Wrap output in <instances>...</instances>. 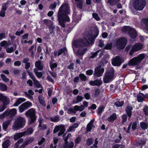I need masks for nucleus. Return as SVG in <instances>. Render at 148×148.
Wrapping results in <instances>:
<instances>
[{
    "label": "nucleus",
    "mask_w": 148,
    "mask_h": 148,
    "mask_svg": "<svg viewBox=\"0 0 148 148\" xmlns=\"http://www.w3.org/2000/svg\"><path fill=\"white\" fill-rule=\"evenodd\" d=\"M18 109L20 113H22L26 110L22 104L19 107Z\"/></svg>",
    "instance_id": "5fc2aeb1"
},
{
    "label": "nucleus",
    "mask_w": 148,
    "mask_h": 148,
    "mask_svg": "<svg viewBox=\"0 0 148 148\" xmlns=\"http://www.w3.org/2000/svg\"><path fill=\"white\" fill-rule=\"evenodd\" d=\"M75 1L77 7L80 9H82L83 3V0H75Z\"/></svg>",
    "instance_id": "5701e85b"
},
{
    "label": "nucleus",
    "mask_w": 148,
    "mask_h": 148,
    "mask_svg": "<svg viewBox=\"0 0 148 148\" xmlns=\"http://www.w3.org/2000/svg\"><path fill=\"white\" fill-rule=\"evenodd\" d=\"M143 47V45L140 43H136L132 46L131 44H129L126 47L125 49V51L126 52H128L130 49H131L129 53L130 56H133L134 53L137 52Z\"/></svg>",
    "instance_id": "f03ea898"
},
{
    "label": "nucleus",
    "mask_w": 148,
    "mask_h": 148,
    "mask_svg": "<svg viewBox=\"0 0 148 148\" xmlns=\"http://www.w3.org/2000/svg\"><path fill=\"white\" fill-rule=\"evenodd\" d=\"M7 86L5 84L2 83H0V90L3 91H6L7 89Z\"/></svg>",
    "instance_id": "473e14b6"
},
{
    "label": "nucleus",
    "mask_w": 148,
    "mask_h": 148,
    "mask_svg": "<svg viewBox=\"0 0 148 148\" xmlns=\"http://www.w3.org/2000/svg\"><path fill=\"white\" fill-rule=\"evenodd\" d=\"M123 60L122 58L117 56L114 58L112 61V65L115 66H120L123 62Z\"/></svg>",
    "instance_id": "9b49d317"
},
{
    "label": "nucleus",
    "mask_w": 148,
    "mask_h": 148,
    "mask_svg": "<svg viewBox=\"0 0 148 148\" xmlns=\"http://www.w3.org/2000/svg\"><path fill=\"white\" fill-rule=\"evenodd\" d=\"M34 82V86L37 88H39L42 87V85L37 80L35 79Z\"/></svg>",
    "instance_id": "603ef678"
},
{
    "label": "nucleus",
    "mask_w": 148,
    "mask_h": 148,
    "mask_svg": "<svg viewBox=\"0 0 148 148\" xmlns=\"http://www.w3.org/2000/svg\"><path fill=\"white\" fill-rule=\"evenodd\" d=\"M67 51V49L66 47H63L62 49H59L58 50V56H59L63 53H64V51Z\"/></svg>",
    "instance_id": "72a5a7b5"
},
{
    "label": "nucleus",
    "mask_w": 148,
    "mask_h": 148,
    "mask_svg": "<svg viewBox=\"0 0 148 148\" xmlns=\"http://www.w3.org/2000/svg\"><path fill=\"white\" fill-rule=\"evenodd\" d=\"M36 112L33 108H31L26 111L25 114L28 119V124L29 125L35 122L36 120Z\"/></svg>",
    "instance_id": "7ed1b4c3"
},
{
    "label": "nucleus",
    "mask_w": 148,
    "mask_h": 148,
    "mask_svg": "<svg viewBox=\"0 0 148 148\" xmlns=\"http://www.w3.org/2000/svg\"><path fill=\"white\" fill-rule=\"evenodd\" d=\"M81 140V138L79 136L77 137L75 140V144H78L79 143Z\"/></svg>",
    "instance_id": "69168bd1"
},
{
    "label": "nucleus",
    "mask_w": 148,
    "mask_h": 148,
    "mask_svg": "<svg viewBox=\"0 0 148 148\" xmlns=\"http://www.w3.org/2000/svg\"><path fill=\"white\" fill-rule=\"evenodd\" d=\"M145 143L146 141L143 140H141L137 143V144H136V145L138 147H142V146L145 145Z\"/></svg>",
    "instance_id": "e433bc0d"
},
{
    "label": "nucleus",
    "mask_w": 148,
    "mask_h": 148,
    "mask_svg": "<svg viewBox=\"0 0 148 148\" xmlns=\"http://www.w3.org/2000/svg\"><path fill=\"white\" fill-rule=\"evenodd\" d=\"M1 77L2 80L5 82H8L9 81V79L3 74H1Z\"/></svg>",
    "instance_id": "8fccbe9b"
},
{
    "label": "nucleus",
    "mask_w": 148,
    "mask_h": 148,
    "mask_svg": "<svg viewBox=\"0 0 148 148\" xmlns=\"http://www.w3.org/2000/svg\"><path fill=\"white\" fill-rule=\"evenodd\" d=\"M144 94L139 92L137 95V100L138 102H142L144 101Z\"/></svg>",
    "instance_id": "6ab92c4d"
},
{
    "label": "nucleus",
    "mask_w": 148,
    "mask_h": 148,
    "mask_svg": "<svg viewBox=\"0 0 148 148\" xmlns=\"http://www.w3.org/2000/svg\"><path fill=\"white\" fill-rule=\"evenodd\" d=\"M79 77L82 81H85L86 79V77L83 73H81L79 75Z\"/></svg>",
    "instance_id": "09e8293b"
},
{
    "label": "nucleus",
    "mask_w": 148,
    "mask_h": 148,
    "mask_svg": "<svg viewBox=\"0 0 148 148\" xmlns=\"http://www.w3.org/2000/svg\"><path fill=\"white\" fill-rule=\"evenodd\" d=\"M49 33L51 35L53 36L55 35V32H54V29H55V26L53 24H52L48 26Z\"/></svg>",
    "instance_id": "412c9836"
},
{
    "label": "nucleus",
    "mask_w": 148,
    "mask_h": 148,
    "mask_svg": "<svg viewBox=\"0 0 148 148\" xmlns=\"http://www.w3.org/2000/svg\"><path fill=\"white\" fill-rule=\"evenodd\" d=\"M26 110L31 107L32 105V103L29 101H27L22 104Z\"/></svg>",
    "instance_id": "c85d7f7f"
},
{
    "label": "nucleus",
    "mask_w": 148,
    "mask_h": 148,
    "mask_svg": "<svg viewBox=\"0 0 148 148\" xmlns=\"http://www.w3.org/2000/svg\"><path fill=\"white\" fill-rule=\"evenodd\" d=\"M23 136V135L21 133H19L15 135L14 137V140H17L22 137Z\"/></svg>",
    "instance_id": "a18cd8bd"
},
{
    "label": "nucleus",
    "mask_w": 148,
    "mask_h": 148,
    "mask_svg": "<svg viewBox=\"0 0 148 148\" xmlns=\"http://www.w3.org/2000/svg\"><path fill=\"white\" fill-rule=\"evenodd\" d=\"M145 57V55L144 53L140 54L137 57H133L128 62V65L129 66L138 65Z\"/></svg>",
    "instance_id": "20e7f679"
},
{
    "label": "nucleus",
    "mask_w": 148,
    "mask_h": 148,
    "mask_svg": "<svg viewBox=\"0 0 148 148\" xmlns=\"http://www.w3.org/2000/svg\"><path fill=\"white\" fill-rule=\"evenodd\" d=\"M104 71L103 68H101V65H99L95 69L93 75L95 78L99 77L101 76Z\"/></svg>",
    "instance_id": "9d476101"
},
{
    "label": "nucleus",
    "mask_w": 148,
    "mask_h": 148,
    "mask_svg": "<svg viewBox=\"0 0 148 148\" xmlns=\"http://www.w3.org/2000/svg\"><path fill=\"white\" fill-rule=\"evenodd\" d=\"M10 122L9 121H6L3 123V124L2 127L3 129L5 131H6L8 127L9 124Z\"/></svg>",
    "instance_id": "c9c22d12"
},
{
    "label": "nucleus",
    "mask_w": 148,
    "mask_h": 148,
    "mask_svg": "<svg viewBox=\"0 0 148 148\" xmlns=\"http://www.w3.org/2000/svg\"><path fill=\"white\" fill-rule=\"evenodd\" d=\"M26 121L25 118L22 117H18L15 120L13 126L14 130H17L24 127L25 125Z\"/></svg>",
    "instance_id": "39448f33"
},
{
    "label": "nucleus",
    "mask_w": 148,
    "mask_h": 148,
    "mask_svg": "<svg viewBox=\"0 0 148 148\" xmlns=\"http://www.w3.org/2000/svg\"><path fill=\"white\" fill-rule=\"evenodd\" d=\"M53 61L51 60L49 63L50 66L51 70L53 71L54 69L56 68L58 66V64L56 63H53Z\"/></svg>",
    "instance_id": "cd10ccee"
},
{
    "label": "nucleus",
    "mask_w": 148,
    "mask_h": 148,
    "mask_svg": "<svg viewBox=\"0 0 148 148\" xmlns=\"http://www.w3.org/2000/svg\"><path fill=\"white\" fill-rule=\"evenodd\" d=\"M124 103V102L123 101H122L121 102L117 101L114 103V104L117 107H121L123 106Z\"/></svg>",
    "instance_id": "f704fd0d"
},
{
    "label": "nucleus",
    "mask_w": 148,
    "mask_h": 148,
    "mask_svg": "<svg viewBox=\"0 0 148 148\" xmlns=\"http://www.w3.org/2000/svg\"><path fill=\"white\" fill-rule=\"evenodd\" d=\"M79 39L78 40H75L73 42V45L75 47H78L81 46V45L80 44Z\"/></svg>",
    "instance_id": "49530a36"
},
{
    "label": "nucleus",
    "mask_w": 148,
    "mask_h": 148,
    "mask_svg": "<svg viewBox=\"0 0 148 148\" xmlns=\"http://www.w3.org/2000/svg\"><path fill=\"white\" fill-rule=\"evenodd\" d=\"M35 67L38 68L39 71H42L43 69V64L41 62L40 60L36 61L35 62Z\"/></svg>",
    "instance_id": "a211bd4d"
},
{
    "label": "nucleus",
    "mask_w": 148,
    "mask_h": 148,
    "mask_svg": "<svg viewBox=\"0 0 148 148\" xmlns=\"http://www.w3.org/2000/svg\"><path fill=\"white\" fill-rule=\"evenodd\" d=\"M127 114H123L121 116V119H122V123L123 124L125 122H126L127 121Z\"/></svg>",
    "instance_id": "37998d69"
},
{
    "label": "nucleus",
    "mask_w": 148,
    "mask_h": 148,
    "mask_svg": "<svg viewBox=\"0 0 148 148\" xmlns=\"http://www.w3.org/2000/svg\"><path fill=\"white\" fill-rule=\"evenodd\" d=\"M69 110L72 113L75 114L76 111H79V106L76 105L74 106V109L70 108L69 109Z\"/></svg>",
    "instance_id": "7c9ffc66"
},
{
    "label": "nucleus",
    "mask_w": 148,
    "mask_h": 148,
    "mask_svg": "<svg viewBox=\"0 0 148 148\" xmlns=\"http://www.w3.org/2000/svg\"><path fill=\"white\" fill-rule=\"evenodd\" d=\"M16 113V110L15 109H11L9 112V114L11 116H15Z\"/></svg>",
    "instance_id": "4c0bfd02"
},
{
    "label": "nucleus",
    "mask_w": 148,
    "mask_h": 148,
    "mask_svg": "<svg viewBox=\"0 0 148 148\" xmlns=\"http://www.w3.org/2000/svg\"><path fill=\"white\" fill-rule=\"evenodd\" d=\"M94 141L93 138H88L86 141V144L87 145L89 146L92 144Z\"/></svg>",
    "instance_id": "ea45409f"
},
{
    "label": "nucleus",
    "mask_w": 148,
    "mask_h": 148,
    "mask_svg": "<svg viewBox=\"0 0 148 148\" xmlns=\"http://www.w3.org/2000/svg\"><path fill=\"white\" fill-rule=\"evenodd\" d=\"M141 23L145 25V29L148 31V17L147 18H144L141 20Z\"/></svg>",
    "instance_id": "4be33fe9"
},
{
    "label": "nucleus",
    "mask_w": 148,
    "mask_h": 148,
    "mask_svg": "<svg viewBox=\"0 0 148 148\" xmlns=\"http://www.w3.org/2000/svg\"><path fill=\"white\" fill-rule=\"evenodd\" d=\"M104 109V108L103 106H101L99 107L97 110V112L98 114H101Z\"/></svg>",
    "instance_id": "680f3d73"
},
{
    "label": "nucleus",
    "mask_w": 148,
    "mask_h": 148,
    "mask_svg": "<svg viewBox=\"0 0 148 148\" xmlns=\"http://www.w3.org/2000/svg\"><path fill=\"white\" fill-rule=\"evenodd\" d=\"M99 51L98 50L95 52L91 53L92 54L91 56L90 57V58H93L96 57L98 53L99 52Z\"/></svg>",
    "instance_id": "052dcab7"
},
{
    "label": "nucleus",
    "mask_w": 148,
    "mask_h": 148,
    "mask_svg": "<svg viewBox=\"0 0 148 148\" xmlns=\"http://www.w3.org/2000/svg\"><path fill=\"white\" fill-rule=\"evenodd\" d=\"M28 92L29 94H28L26 92H24V94L27 96V97H28L29 98H33V97L32 95H33L34 94V92L31 89L28 90Z\"/></svg>",
    "instance_id": "c756f323"
},
{
    "label": "nucleus",
    "mask_w": 148,
    "mask_h": 148,
    "mask_svg": "<svg viewBox=\"0 0 148 148\" xmlns=\"http://www.w3.org/2000/svg\"><path fill=\"white\" fill-rule=\"evenodd\" d=\"M6 51L7 53H10L14 52V49L13 47H11L10 48H6Z\"/></svg>",
    "instance_id": "13d9d810"
},
{
    "label": "nucleus",
    "mask_w": 148,
    "mask_h": 148,
    "mask_svg": "<svg viewBox=\"0 0 148 148\" xmlns=\"http://www.w3.org/2000/svg\"><path fill=\"white\" fill-rule=\"evenodd\" d=\"M143 112L145 115H148V106H145L143 109Z\"/></svg>",
    "instance_id": "e2e57ef3"
},
{
    "label": "nucleus",
    "mask_w": 148,
    "mask_h": 148,
    "mask_svg": "<svg viewBox=\"0 0 148 148\" xmlns=\"http://www.w3.org/2000/svg\"><path fill=\"white\" fill-rule=\"evenodd\" d=\"M101 92V90L99 88H97L95 90V94L94 95L95 97H97L99 95Z\"/></svg>",
    "instance_id": "3c124183"
},
{
    "label": "nucleus",
    "mask_w": 148,
    "mask_h": 148,
    "mask_svg": "<svg viewBox=\"0 0 148 148\" xmlns=\"http://www.w3.org/2000/svg\"><path fill=\"white\" fill-rule=\"evenodd\" d=\"M133 109L132 107L130 105L128 104L126 107L125 108V111L126 113V114L129 117V119H130L132 116V110Z\"/></svg>",
    "instance_id": "ddd939ff"
},
{
    "label": "nucleus",
    "mask_w": 148,
    "mask_h": 148,
    "mask_svg": "<svg viewBox=\"0 0 148 148\" xmlns=\"http://www.w3.org/2000/svg\"><path fill=\"white\" fill-rule=\"evenodd\" d=\"M117 118V117L116 113H113L107 119V120L110 122H113Z\"/></svg>",
    "instance_id": "b1692460"
},
{
    "label": "nucleus",
    "mask_w": 148,
    "mask_h": 148,
    "mask_svg": "<svg viewBox=\"0 0 148 148\" xmlns=\"http://www.w3.org/2000/svg\"><path fill=\"white\" fill-rule=\"evenodd\" d=\"M59 131L64 132L66 130L64 125H60L59 126Z\"/></svg>",
    "instance_id": "0e129e2a"
},
{
    "label": "nucleus",
    "mask_w": 148,
    "mask_h": 148,
    "mask_svg": "<svg viewBox=\"0 0 148 148\" xmlns=\"http://www.w3.org/2000/svg\"><path fill=\"white\" fill-rule=\"evenodd\" d=\"M93 72L92 70V69H89L86 71V73L87 75H91L92 74Z\"/></svg>",
    "instance_id": "338daca9"
},
{
    "label": "nucleus",
    "mask_w": 148,
    "mask_h": 148,
    "mask_svg": "<svg viewBox=\"0 0 148 148\" xmlns=\"http://www.w3.org/2000/svg\"><path fill=\"white\" fill-rule=\"evenodd\" d=\"M70 13L71 9L69 4L66 3H62L59 8L57 15L59 24L62 27H65V22L69 21L68 15Z\"/></svg>",
    "instance_id": "f257e3e1"
},
{
    "label": "nucleus",
    "mask_w": 148,
    "mask_h": 148,
    "mask_svg": "<svg viewBox=\"0 0 148 148\" xmlns=\"http://www.w3.org/2000/svg\"><path fill=\"white\" fill-rule=\"evenodd\" d=\"M57 4L55 2L53 3H51L49 5V8L51 10H53L56 8Z\"/></svg>",
    "instance_id": "bf43d9fd"
},
{
    "label": "nucleus",
    "mask_w": 148,
    "mask_h": 148,
    "mask_svg": "<svg viewBox=\"0 0 148 148\" xmlns=\"http://www.w3.org/2000/svg\"><path fill=\"white\" fill-rule=\"evenodd\" d=\"M92 16L96 20L98 21L100 20V18L99 16L97 14L95 13H93L92 14Z\"/></svg>",
    "instance_id": "4d7b16f0"
},
{
    "label": "nucleus",
    "mask_w": 148,
    "mask_h": 148,
    "mask_svg": "<svg viewBox=\"0 0 148 148\" xmlns=\"http://www.w3.org/2000/svg\"><path fill=\"white\" fill-rule=\"evenodd\" d=\"M43 22L47 26L50 25L53 23V22L52 21L47 19H44L43 20Z\"/></svg>",
    "instance_id": "a19ab883"
},
{
    "label": "nucleus",
    "mask_w": 148,
    "mask_h": 148,
    "mask_svg": "<svg viewBox=\"0 0 148 148\" xmlns=\"http://www.w3.org/2000/svg\"><path fill=\"white\" fill-rule=\"evenodd\" d=\"M0 102H2L3 104L4 105L7 103H9V100L8 98L1 94H0Z\"/></svg>",
    "instance_id": "aec40b11"
},
{
    "label": "nucleus",
    "mask_w": 148,
    "mask_h": 148,
    "mask_svg": "<svg viewBox=\"0 0 148 148\" xmlns=\"http://www.w3.org/2000/svg\"><path fill=\"white\" fill-rule=\"evenodd\" d=\"M9 1H8L5 3H3L2 5L1 10L0 11V16L4 17L5 16V11L8 8L7 5L9 3Z\"/></svg>",
    "instance_id": "f8f14e48"
},
{
    "label": "nucleus",
    "mask_w": 148,
    "mask_h": 148,
    "mask_svg": "<svg viewBox=\"0 0 148 148\" xmlns=\"http://www.w3.org/2000/svg\"><path fill=\"white\" fill-rule=\"evenodd\" d=\"M87 48H79L77 51V53L78 56L82 57L84 54L86 53Z\"/></svg>",
    "instance_id": "f3484780"
},
{
    "label": "nucleus",
    "mask_w": 148,
    "mask_h": 148,
    "mask_svg": "<svg viewBox=\"0 0 148 148\" xmlns=\"http://www.w3.org/2000/svg\"><path fill=\"white\" fill-rule=\"evenodd\" d=\"M11 145V142L10 140L8 139L3 142L2 144L3 148H8Z\"/></svg>",
    "instance_id": "393cba45"
},
{
    "label": "nucleus",
    "mask_w": 148,
    "mask_h": 148,
    "mask_svg": "<svg viewBox=\"0 0 148 148\" xmlns=\"http://www.w3.org/2000/svg\"><path fill=\"white\" fill-rule=\"evenodd\" d=\"M132 129L133 131L136 130L137 127V122L136 121L133 122L132 124Z\"/></svg>",
    "instance_id": "c03bdc74"
},
{
    "label": "nucleus",
    "mask_w": 148,
    "mask_h": 148,
    "mask_svg": "<svg viewBox=\"0 0 148 148\" xmlns=\"http://www.w3.org/2000/svg\"><path fill=\"white\" fill-rule=\"evenodd\" d=\"M50 119L52 122H56L59 121V117L56 116H55L54 117H50Z\"/></svg>",
    "instance_id": "864d4df0"
},
{
    "label": "nucleus",
    "mask_w": 148,
    "mask_h": 148,
    "mask_svg": "<svg viewBox=\"0 0 148 148\" xmlns=\"http://www.w3.org/2000/svg\"><path fill=\"white\" fill-rule=\"evenodd\" d=\"M90 84L92 86H100L102 84V82L101 79H95L94 81H91L89 82Z\"/></svg>",
    "instance_id": "2eb2a0df"
},
{
    "label": "nucleus",
    "mask_w": 148,
    "mask_h": 148,
    "mask_svg": "<svg viewBox=\"0 0 148 148\" xmlns=\"http://www.w3.org/2000/svg\"><path fill=\"white\" fill-rule=\"evenodd\" d=\"M72 18L73 21L76 22H78L80 20L79 15H77L76 14H73V15Z\"/></svg>",
    "instance_id": "2f4dec72"
},
{
    "label": "nucleus",
    "mask_w": 148,
    "mask_h": 148,
    "mask_svg": "<svg viewBox=\"0 0 148 148\" xmlns=\"http://www.w3.org/2000/svg\"><path fill=\"white\" fill-rule=\"evenodd\" d=\"M140 127L143 130H145L148 127V123L143 122H140Z\"/></svg>",
    "instance_id": "bb28decb"
},
{
    "label": "nucleus",
    "mask_w": 148,
    "mask_h": 148,
    "mask_svg": "<svg viewBox=\"0 0 148 148\" xmlns=\"http://www.w3.org/2000/svg\"><path fill=\"white\" fill-rule=\"evenodd\" d=\"M112 47V43L107 44L105 46L104 49L106 50H111Z\"/></svg>",
    "instance_id": "58836bf2"
},
{
    "label": "nucleus",
    "mask_w": 148,
    "mask_h": 148,
    "mask_svg": "<svg viewBox=\"0 0 148 148\" xmlns=\"http://www.w3.org/2000/svg\"><path fill=\"white\" fill-rule=\"evenodd\" d=\"M79 41L81 44V46L82 47H85L88 46L89 45L90 43L89 41L85 37L84 38L79 39Z\"/></svg>",
    "instance_id": "4468645a"
},
{
    "label": "nucleus",
    "mask_w": 148,
    "mask_h": 148,
    "mask_svg": "<svg viewBox=\"0 0 148 148\" xmlns=\"http://www.w3.org/2000/svg\"><path fill=\"white\" fill-rule=\"evenodd\" d=\"M135 9L137 10H142L146 5L145 0H134L133 3Z\"/></svg>",
    "instance_id": "0eeeda50"
},
{
    "label": "nucleus",
    "mask_w": 148,
    "mask_h": 148,
    "mask_svg": "<svg viewBox=\"0 0 148 148\" xmlns=\"http://www.w3.org/2000/svg\"><path fill=\"white\" fill-rule=\"evenodd\" d=\"M85 36L88 40L90 41L91 43L94 42V39L95 38L93 36H92L91 33L86 32L85 33Z\"/></svg>",
    "instance_id": "dca6fc26"
},
{
    "label": "nucleus",
    "mask_w": 148,
    "mask_h": 148,
    "mask_svg": "<svg viewBox=\"0 0 148 148\" xmlns=\"http://www.w3.org/2000/svg\"><path fill=\"white\" fill-rule=\"evenodd\" d=\"M34 130L32 127L27 128L25 132L28 135L31 134L33 132Z\"/></svg>",
    "instance_id": "6e6d98bb"
},
{
    "label": "nucleus",
    "mask_w": 148,
    "mask_h": 148,
    "mask_svg": "<svg viewBox=\"0 0 148 148\" xmlns=\"http://www.w3.org/2000/svg\"><path fill=\"white\" fill-rule=\"evenodd\" d=\"M127 42V39L125 37H122L118 39L116 43V45L121 49L125 48Z\"/></svg>",
    "instance_id": "1a4fd4ad"
},
{
    "label": "nucleus",
    "mask_w": 148,
    "mask_h": 148,
    "mask_svg": "<svg viewBox=\"0 0 148 148\" xmlns=\"http://www.w3.org/2000/svg\"><path fill=\"white\" fill-rule=\"evenodd\" d=\"M27 72L31 78L33 80V81H34L35 80L36 78L34 75H33L32 73L30 72L29 70H27Z\"/></svg>",
    "instance_id": "de8ad7c7"
},
{
    "label": "nucleus",
    "mask_w": 148,
    "mask_h": 148,
    "mask_svg": "<svg viewBox=\"0 0 148 148\" xmlns=\"http://www.w3.org/2000/svg\"><path fill=\"white\" fill-rule=\"evenodd\" d=\"M92 125L88 124L86 127V131L90 132L92 129Z\"/></svg>",
    "instance_id": "774afa93"
},
{
    "label": "nucleus",
    "mask_w": 148,
    "mask_h": 148,
    "mask_svg": "<svg viewBox=\"0 0 148 148\" xmlns=\"http://www.w3.org/2000/svg\"><path fill=\"white\" fill-rule=\"evenodd\" d=\"M114 76V70L113 68L108 70L105 72L103 77V82L107 83L109 82Z\"/></svg>",
    "instance_id": "423d86ee"
},
{
    "label": "nucleus",
    "mask_w": 148,
    "mask_h": 148,
    "mask_svg": "<svg viewBox=\"0 0 148 148\" xmlns=\"http://www.w3.org/2000/svg\"><path fill=\"white\" fill-rule=\"evenodd\" d=\"M122 30L125 32H128L130 37L132 39H135L137 36V34L136 30L129 26L124 27Z\"/></svg>",
    "instance_id": "6e6552de"
},
{
    "label": "nucleus",
    "mask_w": 148,
    "mask_h": 148,
    "mask_svg": "<svg viewBox=\"0 0 148 148\" xmlns=\"http://www.w3.org/2000/svg\"><path fill=\"white\" fill-rule=\"evenodd\" d=\"M38 99L40 103L43 105L45 103V101L44 98L42 96H38Z\"/></svg>",
    "instance_id": "79ce46f5"
},
{
    "label": "nucleus",
    "mask_w": 148,
    "mask_h": 148,
    "mask_svg": "<svg viewBox=\"0 0 148 148\" xmlns=\"http://www.w3.org/2000/svg\"><path fill=\"white\" fill-rule=\"evenodd\" d=\"M83 99V97L79 95L77 96L76 98V99H74L73 101V103L76 104L81 102Z\"/></svg>",
    "instance_id": "a878e982"
}]
</instances>
